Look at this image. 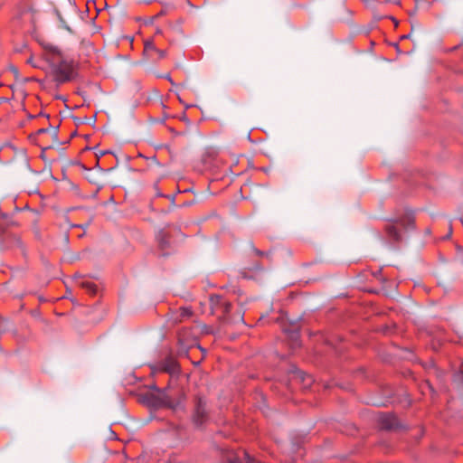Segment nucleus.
<instances>
[{"label":"nucleus","mask_w":463,"mask_h":463,"mask_svg":"<svg viewBox=\"0 0 463 463\" xmlns=\"http://www.w3.org/2000/svg\"><path fill=\"white\" fill-rule=\"evenodd\" d=\"M46 61L50 65L51 74L57 83H64L72 79L75 71L73 60L64 56L58 49L46 52Z\"/></svg>","instance_id":"1"},{"label":"nucleus","mask_w":463,"mask_h":463,"mask_svg":"<svg viewBox=\"0 0 463 463\" xmlns=\"http://www.w3.org/2000/svg\"><path fill=\"white\" fill-rule=\"evenodd\" d=\"M143 402L152 408L167 407L178 410L181 407V401H174L165 390L153 386V391L143 396Z\"/></svg>","instance_id":"2"},{"label":"nucleus","mask_w":463,"mask_h":463,"mask_svg":"<svg viewBox=\"0 0 463 463\" xmlns=\"http://www.w3.org/2000/svg\"><path fill=\"white\" fill-rule=\"evenodd\" d=\"M194 424L202 426L208 420V411L206 409V402L202 398H196L194 412L193 416Z\"/></svg>","instance_id":"3"},{"label":"nucleus","mask_w":463,"mask_h":463,"mask_svg":"<svg viewBox=\"0 0 463 463\" xmlns=\"http://www.w3.org/2000/svg\"><path fill=\"white\" fill-rule=\"evenodd\" d=\"M379 423L382 429L393 430L398 427V419L392 413H383L379 416Z\"/></svg>","instance_id":"4"},{"label":"nucleus","mask_w":463,"mask_h":463,"mask_svg":"<svg viewBox=\"0 0 463 463\" xmlns=\"http://www.w3.org/2000/svg\"><path fill=\"white\" fill-rule=\"evenodd\" d=\"M156 369L161 372L175 373L178 370V365L175 360H174L171 357H168L164 361L160 362L157 364Z\"/></svg>","instance_id":"5"},{"label":"nucleus","mask_w":463,"mask_h":463,"mask_svg":"<svg viewBox=\"0 0 463 463\" xmlns=\"http://www.w3.org/2000/svg\"><path fill=\"white\" fill-rule=\"evenodd\" d=\"M386 235L391 243L399 242L402 241V234L399 231L397 225L395 224H388L386 226Z\"/></svg>","instance_id":"6"},{"label":"nucleus","mask_w":463,"mask_h":463,"mask_svg":"<svg viewBox=\"0 0 463 463\" xmlns=\"http://www.w3.org/2000/svg\"><path fill=\"white\" fill-rule=\"evenodd\" d=\"M211 303L213 305H215L217 303L220 304L222 306V312L224 314L229 313L230 310H231L232 305L229 302H227L226 300H224L222 298L219 297V296L212 297L211 298Z\"/></svg>","instance_id":"7"},{"label":"nucleus","mask_w":463,"mask_h":463,"mask_svg":"<svg viewBox=\"0 0 463 463\" xmlns=\"http://www.w3.org/2000/svg\"><path fill=\"white\" fill-rule=\"evenodd\" d=\"M288 339L290 340V345H291V347L292 348H297L300 345V334H299V331L297 330V329H292L290 331H288Z\"/></svg>","instance_id":"8"},{"label":"nucleus","mask_w":463,"mask_h":463,"mask_svg":"<svg viewBox=\"0 0 463 463\" xmlns=\"http://www.w3.org/2000/svg\"><path fill=\"white\" fill-rule=\"evenodd\" d=\"M81 287L91 295H95L98 290L96 284L91 281H82Z\"/></svg>","instance_id":"9"},{"label":"nucleus","mask_w":463,"mask_h":463,"mask_svg":"<svg viewBox=\"0 0 463 463\" xmlns=\"http://www.w3.org/2000/svg\"><path fill=\"white\" fill-rule=\"evenodd\" d=\"M397 224L403 228H409L413 224V218L411 215H407L398 221Z\"/></svg>","instance_id":"10"},{"label":"nucleus","mask_w":463,"mask_h":463,"mask_svg":"<svg viewBox=\"0 0 463 463\" xmlns=\"http://www.w3.org/2000/svg\"><path fill=\"white\" fill-rule=\"evenodd\" d=\"M156 50L157 48L152 40H147L145 42L144 51L147 55H151V52H156Z\"/></svg>","instance_id":"11"},{"label":"nucleus","mask_w":463,"mask_h":463,"mask_svg":"<svg viewBox=\"0 0 463 463\" xmlns=\"http://www.w3.org/2000/svg\"><path fill=\"white\" fill-rule=\"evenodd\" d=\"M298 376L305 383V387H309L313 383V377L306 374L303 372H298Z\"/></svg>","instance_id":"12"},{"label":"nucleus","mask_w":463,"mask_h":463,"mask_svg":"<svg viewBox=\"0 0 463 463\" xmlns=\"http://www.w3.org/2000/svg\"><path fill=\"white\" fill-rule=\"evenodd\" d=\"M192 316V310L189 307H181L179 309V321H183L185 318H188Z\"/></svg>","instance_id":"13"},{"label":"nucleus","mask_w":463,"mask_h":463,"mask_svg":"<svg viewBox=\"0 0 463 463\" xmlns=\"http://www.w3.org/2000/svg\"><path fill=\"white\" fill-rule=\"evenodd\" d=\"M227 463H242V459L239 455L231 454L227 458Z\"/></svg>","instance_id":"14"},{"label":"nucleus","mask_w":463,"mask_h":463,"mask_svg":"<svg viewBox=\"0 0 463 463\" xmlns=\"http://www.w3.org/2000/svg\"><path fill=\"white\" fill-rule=\"evenodd\" d=\"M158 240H159V243H160L162 248H164L168 243V241L165 238V234L160 233L159 237H158Z\"/></svg>","instance_id":"15"},{"label":"nucleus","mask_w":463,"mask_h":463,"mask_svg":"<svg viewBox=\"0 0 463 463\" xmlns=\"http://www.w3.org/2000/svg\"><path fill=\"white\" fill-rule=\"evenodd\" d=\"M156 53L158 55V58H164L165 56V52L160 49H157Z\"/></svg>","instance_id":"16"},{"label":"nucleus","mask_w":463,"mask_h":463,"mask_svg":"<svg viewBox=\"0 0 463 463\" xmlns=\"http://www.w3.org/2000/svg\"><path fill=\"white\" fill-rule=\"evenodd\" d=\"M168 9L167 7L163 8L156 15V17H160L162 15H165L167 13Z\"/></svg>","instance_id":"17"},{"label":"nucleus","mask_w":463,"mask_h":463,"mask_svg":"<svg viewBox=\"0 0 463 463\" xmlns=\"http://www.w3.org/2000/svg\"><path fill=\"white\" fill-rule=\"evenodd\" d=\"M4 319L0 317V334L4 331Z\"/></svg>","instance_id":"18"},{"label":"nucleus","mask_w":463,"mask_h":463,"mask_svg":"<svg viewBox=\"0 0 463 463\" xmlns=\"http://www.w3.org/2000/svg\"><path fill=\"white\" fill-rule=\"evenodd\" d=\"M45 131H46L45 128H41V129L38 130V133L42 134V133H44Z\"/></svg>","instance_id":"19"},{"label":"nucleus","mask_w":463,"mask_h":463,"mask_svg":"<svg viewBox=\"0 0 463 463\" xmlns=\"http://www.w3.org/2000/svg\"><path fill=\"white\" fill-rule=\"evenodd\" d=\"M165 78H166V80H168L170 82H172V80H171V78H170V76H169V75H167Z\"/></svg>","instance_id":"20"},{"label":"nucleus","mask_w":463,"mask_h":463,"mask_svg":"<svg viewBox=\"0 0 463 463\" xmlns=\"http://www.w3.org/2000/svg\"><path fill=\"white\" fill-rule=\"evenodd\" d=\"M256 252H257L258 255H262L263 254V252L260 251V250H256Z\"/></svg>","instance_id":"21"},{"label":"nucleus","mask_w":463,"mask_h":463,"mask_svg":"<svg viewBox=\"0 0 463 463\" xmlns=\"http://www.w3.org/2000/svg\"><path fill=\"white\" fill-rule=\"evenodd\" d=\"M452 233V228H449V235Z\"/></svg>","instance_id":"22"}]
</instances>
